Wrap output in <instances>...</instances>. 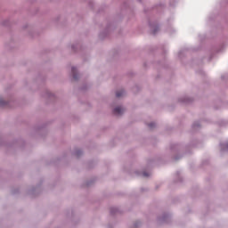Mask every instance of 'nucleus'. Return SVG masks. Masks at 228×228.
I'll list each match as a JSON object with an SVG mask.
<instances>
[{"label": "nucleus", "instance_id": "f257e3e1", "mask_svg": "<svg viewBox=\"0 0 228 228\" xmlns=\"http://www.w3.org/2000/svg\"><path fill=\"white\" fill-rule=\"evenodd\" d=\"M114 115H122L124 113V109L122 107H117L113 111Z\"/></svg>", "mask_w": 228, "mask_h": 228}, {"label": "nucleus", "instance_id": "f03ea898", "mask_svg": "<svg viewBox=\"0 0 228 228\" xmlns=\"http://www.w3.org/2000/svg\"><path fill=\"white\" fill-rule=\"evenodd\" d=\"M122 95H124V90L118 91V92L116 93V96H117V97H122Z\"/></svg>", "mask_w": 228, "mask_h": 228}, {"label": "nucleus", "instance_id": "7ed1b4c3", "mask_svg": "<svg viewBox=\"0 0 228 228\" xmlns=\"http://www.w3.org/2000/svg\"><path fill=\"white\" fill-rule=\"evenodd\" d=\"M71 70H72L74 79H77V77L76 76V68H72Z\"/></svg>", "mask_w": 228, "mask_h": 228}, {"label": "nucleus", "instance_id": "20e7f679", "mask_svg": "<svg viewBox=\"0 0 228 228\" xmlns=\"http://www.w3.org/2000/svg\"><path fill=\"white\" fill-rule=\"evenodd\" d=\"M148 126H149V127L152 128V127H154V123H151Z\"/></svg>", "mask_w": 228, "mask_h": 228}, {"label": "nucleus", "instance_id": "39448f33", "mask_svg": "<svg viewBox=\"0 0 228 228\" xmlns=\"http://www.w3.org/2000/svg\"><path fill=\"white\" fill-rule=\"evenodd\" d=\"M142 175H143L144 177H149V174H147V173H143Z\"/></svg>", "mask_w": 228, "mask_h": 228}]
</instances>
